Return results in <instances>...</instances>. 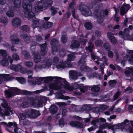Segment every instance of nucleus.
Wrapping results in <instances>:
<instances>
[{
	"mask_svg": "<svg viewBox=\"0 0 133 133\" xmlns=\"http://www.w3.org/2000/svg\"><path fill=\"white\" fill-rule=\"evenodd\" d=\"M23 8V11L24 13L25 16L33 22L32 27L33 29L37 28L39 24L40 19L36 18L34 13L32 11V4H27L26 2L23 1L22 4Z\"/></svg>",
	"mask_w": 133,
	"mask_h": 133,
	"instance_id": "f257e3e1",
	"label": "nucleus"
},
{
	"mask_svg": "<svg viewBox=\"0 0 133 133\" xmlns=\"http://www.w3.org/2000/svg\"><path fill=\"white\" fill-rule=\"evenodd\" d=\"M61 82L57 83L56 82V79L55 83L49 84L48 87L50 89L54 90H60L61 89V86H64L65 88H68L69 85V82L65 80V78H62L61 79H58Z\"/></svg>",
	"mask_w": 133,
	"mask_h": 133,
	"instance_id": "f03ea898",
	"label": "nucleus"
},
{
	"mask_svg": "<svg viewBox=\"0 0 133 133\" xmlns=\"http://www.w3.org/2000/svg\"><path fill=\"white\" fill-rule=\"evenodd\" d=\"M93 7V5L91 4L88 6L80 5L79 6V8L84 15L87 16L89 15V12Z\"/></svg>",
	"mask_w": 133,
	"mask_h": 133,
	"instance_id": "7ed1b4c3",
	"label": "nucleus"
},
{
	"mask_svg": "<svg viewBox=\"0 0 133 133\" xmlns=\"http://www.w3.org/2000/svg\"><path fill=\"white\" fill-rule=\"evenodd\" d=\"M26 115L30 118H35L41 115L39 111L36 110L30 109L26 112Z\"/></svg>",
	"mask_w": 133,
	"mask_h": 133,
	"instance_id": "20e7f679",
	"label": "nucleus"
},
{
	"mask_svg": "<svg viewBox=\"0 0 133 133\" xmlns=\"http://www.w3.org/2000/svg\"><path fill=\"white\" fill-rule=\"evenodd\" d=\"M94 15L96 18L97 19V21L99 24L102 23L103 21V17L104 16L102 15V12H101L100 13L98 9H95L93 12Z\"/></svg>",
	"mask_w": 133,
	"mask_h": 133,
	"instance_id": "39448f33",
	"label": "nucleus"
},
{
	"mask_svg": "<svg viewBox=\"0 0 133 133\" xmlns=\"http://www.w3.org/2000/svg\"><path fill=\"white\" fill-rule=\"evenodd\" d=\"M54 79H56V82L57 83H59L61 82L58 81V79H61L62 78L59 77H51L49 76L44 77V83H47L49 82L52 81Z\"/></svg>",
	"mask_w": 133,
	"mask_h": 133,
	"instance_id": "423d86ee",
	"label": "nucleus"
},
{
	"mask_svg": "<svg viewBox=\"0 0 133 133\" xmlns=\"http://www.w3.org/2000/svg\"><path fill=\"white\" fill-rule=\"evenodd\" d=\"M18 36L17 34H14L11 35L10 36V39L12 44H18L21 43V40L17 38Z\"/></svg>",
	"mask_w": 133,
	"mask_h": 133,
	"instance_id": "0eeeda50",
	"label": "nucleus"
},
{
	"mask_svg": "<svg viewBox=\"0 0 133 133\" xmlns=\"http://www.w3.org/2000/svg\"><path fill=\"white\" fill-rule=\"evenodd\" d=\"M74 86L75 89H79L80 91L83 93L85 92V90H87V88L84 86L83 84H78L75 83Z\"/></svg>",
	"mask_w": 133,
	"mask_h": 133,
	"instance_id": "6e6552de",
	"label": "nucleus"
},
{
	"mask_svg": "<svg viewBox=\"0 0 133 133\" xmlns=\"http://www.w3.org/2000/svg\"><path fill=\"white\" fill-rule=\"evenodd\" d=\"M80 45L79 42L77 40H73L71 42L70 48L73 50L77 49L79 48Z\"/></svg>",
	"mask_w": 133,
	"mask_h": 133,
	"instance_id": "1a4fd4ad",
	"label": "nucleus"
},
{
	"mask_svg": "<svg viewBox=\"0 0 133 133\" xmlns=\"http://www.w3.org/2000/svg\"><path fill=\"white\" fill-rule=\"evenodd\" d=\"M72 66V65L67 61L61 63L60 64L57 65L56 67L58 68H64L65 67H71Z\"/></svg>",
	"mask_w": 133,
	"mask_h": 133,
	"instance_id": "9d476101",
	"label": "nucleus"
},
{
	"mask_svg": "<svg viewBox=\"0 0 133 133\" xmlns=\"http://www.w3.org/2000/svg\"><path fill=\"white\" fill-rule=\"evenodd\" d=\"M21 21L19 18L16 17L12 21V24L14 27H17L21 25Z\"/></svg>",
	"mask_w": 133,
	"mask_h": 133,
	"instance_id": "9b49d317",
	"label": "nucleus"
},
{
	"mask_svg": "<svg viewBox=\"0 0 133 133\" xmlns=\"http://www.w3.org/2000/svg\"><path fill=\"white\" fill-rule=\"evenodd\" d=\"M70 125L72 126L79 129L82 128L83 126L82 123L76 121H71L70 123Z\"/></svg>",
	"mask_w": 133,
	"mask_h": 133,
	"instance_id": "f8f14e48",
	"label": "nucleus"
},
{
	"mask_svg": "<svg viewBox=\"0 0 133 133\" xmlns=\"http://www.w3.org/2000/svg\"><path fill=\"white\" fill-rule=\"evenodd\" d=\"M46 101L47 99L45 97H41L38 101L37 107H42L43 104L46 102Z\"/></svg>",
	"mask_w": 133,
	"mask_h": 133,
	"instance_id": "ddd939ff",
	"label": "nucleus"
},
{
	"mask_svg": "<svg viewBox=\"0 0 133 133\" xmlns=\"http://www.w3.org/2000/svg\"><path fill=\"white\" fill-rule=\"evenodd\" d=\"M47 45V44L46 42L44 44H39V46L41 48V52L43 56L45 55L47 53L46 49Z\"/></svg>",
	"mask_w": 133,
	"mask_h": 133,
	"instance_id": "4468645a",
	"label": "nucleus"
},
{
	"mask_svg": "<svg viewBox=\"0 0 133 133\" xmlns=\"http://www.w3.org/2000/svg\"><path fill=\"white\" fill-rule=\"evenodd\" d=\"M107 36L112 43L114 44L116 43V41L115 37L113 35L112 32H108L107 33Z\"/></svg>",
	"mask_w": 133,
	"mask_h": 133,
	"instance_id": "2eb2a0df",
	"label": "nucleus"
},
{
	"mask_svg": "<svg viewBox=\"0 0 133 133\" xmlns=\"http://www.w3.org/2000/svg\"><path fill=\"white\" fill-rule=\"evenodd\" d=\"M89 89H90L92 91L97 92H99L100 91L101 88L98 85H94L93 86H89Z\"/></svg>",
	"mask_w": 133,
	"mask_h": 133,
	"instance_id": "dca6fc26",
	"label": "nucleus"
},
{
	"mask_svg": "<svg viewBox=\"0 0 133 133\" xmlns=\"http://www.w3.org/2000/svg\"><path fill=\"white\" fill-rule=\"evenodd\" d=\"M63 91H61L58 92L57 94V96L58 98L60 99L68 100L70 99V97L67 96H64L63 94Z\"/></svg>",
	"mask_w": 133,
	"mask_h": 133,
	"instance_id": "f3484780",
	"label": "nucleus"
},
{
	"mask_svg": "<svg viewBox=\"0 0 133 133\" xmlns=\"http://www.w3.org/2000/svg\"><path fill=\"white\" fill-rule=\"evenodd\" d=\"M10 68L12 70H14L15 72H17L20 68H21V66L19 64L16 65L11 64L10 65Z\"/></svg>",
	"mask_w": 133,
	"mask_h": 133,
	"instance_id": "a211bd4d",
	"label": "nucleus"
},
{
	"mask_svg": "<svg viewBox=\"0 0 133 133\" xmlns=\"http://www.w3.org/2000/svg\"><path fill=\"white\" fill-rule=\"evenodd\" d=\"M75 53H76V52H72L71 54H69L68 55V58L66 59L67 61L68 62H71L74 60L76 57L74 54Z\"/></svg>",
	"mask_w": 133,
	"mask_h": 133,
	"instance_id": "6ab92c4d",
	"label": "nucleus"
},
{
	"mask_svg": "<svg viewBox=\"0 0 133 133\" xmlns=\"http://www.w3.org/2000/svg\"><path fill=\"white\" fill-rule=\"evenodd\" d=\"M0 63L3 66H8L9 64L8 59L5 57H3L2 58Z\"/></svg>",
	"mask_w": 133,
	"mask_h": 133,
	"instance_id": "aec40b11",
	"label": "nucleus"
},
{
	"mask_svg": "<svg viewBox=\"0 0 133 133\" xmlns=\"http://www.w3.org/2000/svg\"><path fill=\"white\" fill-rule=\"evenodd\" d=\"M44 7H50L52 5V2L51 0H43Z\"/></svg>",
	"mask_w": 133,
	"mask_h": 133,
	"instance_id": "412c9836",
	"label": "nucleus"
},
{
	"mask_svg": "<svg viewBox=\"0 0 133 133\" xmlns=\"http://www.w3.org/2000/svg\"><path fill=\"white\" fill-rule=\"evenodd\" d=\"M11 90L14 92L15 96L16 95L21 94V90L16 87H11Z\"/></svg>",
	"mask_w": 133,
	"mask_h": 133,
	"instance_id": "4be33fe9",
	"label": "nucleus"
},
{
	"mask_svg": "<svg viewBox=\"0 0 133 133\" xmlns=\"http://www.w3.org/2000/svg\"><path fill=\"white\" fill-rule=\"evenodd\" d=\"M5 94L8 98H10L12 96H15V95H14V92L11 90L10 91L5 90Z\"/></svg>",
	"mask_w": 133,
	"mask_h": 133,
	"instance_id": "5701e85b",
	"label": "nucleus"
},
{
	"mask_svg": "<svg viewBox=\"0 0 133 133\" xmlns=\"http://www.w3.org/2000/svg\"><path fill=\"white\" fill-rule=\"evenodd\" d=\"M50 9L51 11V15L52 16H54L57 13L58 11L59 10V9L58 8L52 6L50 8Z\"/></svg>",
	"mask_w": 133,
	"mask_h": 133,
	"instance_id": "b1692460",
	"label": "nucleus"
},
{
	"mask_svg": "<svg viewBox=\"0 0 133 133\" xmlns=\"http://www.w3.org/2000/svg\"><path fill=\"white\" fill-rule=\"evenodd\" d=\"M12 2L15 7L19 8L20 7L21 4V0H12Z\"/></svg>",
	"mask_w": 133,
	"mask_h": 133,
	"instance_id": "393cba45",
	"label": "nucleus"
},
{
	"mask_svg": "<svg viewBox=\"0 0 133 133\" xmlns=\"http://www.w3.org/2000/svg\"><path fill=\"white\" fill-rule=\"evenodd\" d=\"M37 8L38 9H42L43 7H44V4L43 3V0H41L38 2L37 3Z\"/></svg>",
	"mask_w": 133,
	"mask_h": 133,
	"instance_id": "a878e982",
	"label": "nucleus"
},
{
	"mask_svg": "<svg viewBox=\"0 0 133 133\" xmlns=\"http://www.w3.org/2000/svg\"><path fill=\"white\" fill-rule=\"evenodd\" d=\"M57 108L55 105H53L51 107L50 109V112L52 114H55L57 112Z\"/></svg>",
	"mask_w": 133,
	"mask_h": 133,
	"instance_id": "bb28decb",
	"label": "nucleus"
},
{
	"mask_svg": "<svg viewBox=\"0 0 133 133\" xmlns=\"http://www.w3.org/2000/svg\"><path fill=\"white\" fill-rule=\"evenodd\" d=\"M94 48V45L92 42H89L88 44V46L85 48V49L87 50H89L90 52H92V49Z\"/></svg>",
	"mask_w": 133,
	"mask_h": 133,
	"instance_id": "cd10ccee",
	"label": "nucleus"
},
{
	"mask_svg": "<svg viewBox=\"0 0 133 133\" xmlns=\"http://www.w3.org/2000/svg\"><path fill=\"white\" fill-rule=\"evenodd\" d=\"M84 26L85 28L87 30H91L92 27V23L89 22H87L84 24Z\"/></svg>",
	"mask_w": 133,
	"mask_h": 133,
	"instance_id": "c85d7f7f",
	"label": "nucleus"
},
{
	"mask_svg": "<svg viewBox=\"0 0 133 133\" xmlns=\"http://www.w3.org/2000/svg\"><path fill=\"white\" fill-rule=\"evenodd\" d=\"M53 24V23L52 22H47L44 23L43 24V26L46 29L49 28L52 26Z\"/></svg>",
	"mask_w": 133,
	"mask_h": 133,
	"instance_id": "c756f323",
	"label": "nucleus"
},
{
	"mask_svg": "<svg viewBox=\"0 0 133 133\" xmlns=\"http://www.w3.org/2000/svg\"><path fill=\"white\" fill-rule=\"evenodd\" d=\"M2 124H4L7 127H10L12 126H13L14 127H17V124L15 122L12 123L9 122L8 123V124H7L6 123L4 122H2Z\"/></svg>",
	"mask_w": 133,
	"mask_h": 133,
	"instance_id": "7c9ffc66",
	"label": "nucleus"
},
{
	"mask_svg": "<svg viewBox=\"0 0 133 133\" xmlns=\"http://www.w3.org/2000/svg\"><path fill=\"white\" fill-rule=\"evenodd\" d=\"M69 73L73 79H77V72L75 71L72 70L69 71Z\"/></svg>",
	"mask_w": 133,
	"mask_h": 133,
	"instance_id": "2f4dec72",
	"label": "nucleus"
},
{
	"mask_svg": "<svg viewBox=\"0 0 133 133\" xmlns=\"http://www.w3.org/2000/svg\"><path fill=\"white\" fill-rule=\"evenodd\" d=\"M34 55V62L36 63L39 62L40 61L41 59L40 56L38 54H35V55Z\"/></svg>",
	"mask_w": 133,
	"mask_h": 133,
	"instance_id": "473e14b6",
	"label": "nucleus"
},
{
	"mask_svg": "<svg viewBox=\"0 0 133 133\" xmlns=\"http://www.w3.org/2000/svg\"><path fill=\"white\" fill-rule=\"evenodd\" d=\"M30 103L32 106H37V103H36V102L35 99L32 97H31L29 98Z\"/></svg>",
	"mask_w": 133,
	"mask_h": 133,
	"instance_id": "72a5a7b5",
	"label": "nucleus"
},
{
	"mask_svg": "<svg viewBox=\"0 0 133 133\" xmlns=\"http://www.w3.org/2000/svg\"><path fill=\"white\" fill-rule=\"evenodd\" d=\"M33 93L32 92L28 91L26 90H21V94L26 96H31Z\"/></svg>",
	"mask_w": 133,
	"mask_h": 133,
	"instance_id": "f704fd0d",
	"label": "nucleus"
},
{
	"mask_svg": "<svg viewBox=\"0 0 133 133\" xmlns=\"http://www.w3.org/2000/svg\"><path fill=\"white\" fill-rule=\"evenodd\" d=\"M104 48L107 51L111 49V46L107 42L104 43L103 45Z\"/></svg>",
	"mask_w": 133,
	"mask_h": 133,
	"instance_id": "c9c22d12",
	"label": "nucleus"
},
{
	"mask_svg": "<svg viewBox=\"0 0 133 133\" xmlns=\"http://www.w3.org/2000/svg\"><path fill=\"white\" fill-rule=\"evenodd\" d=\"M23 38L26 43H29L30 42V38L27 34H25L23 35Z\"/></svg>",
	"mask_w": 133,
	"mask_h": 133,
	"instance_id": "e433bc0d",
	"label": "nucleus"
},
{
	"mask_svg": "<svg viewBox=\"0 0 133 133\" xmlns=\"http://www.w3.org/2000/svg\"><path fill=\"white\" fill-rule=\"evenodd\" d=\"M85 59L83 58H81L78 62V64L79 65L82 66H84L85 65Z\"/></svg>",
	"mask_w": 133,
	"mask_h": 133,
	"instance_id": "4c0bfd02",
	"label": "nucleus"
},
{
	"mask_svg": "<svg viewBox=\"0 0 133 133\" xmlns=\"http://www.w3.org/2000/svg\"><path fill=\"white\" fill-rule=\"evenodd\" d=\"M22 30L27 32H29L30 31V28L27 25H24L22 26Z\"/></svg>",
	"mask_w": 133,
	"mask_h": 133,
	"instance_id": "58836bf2",
	"label": "nucleus"
},
{
	"mask_svg": "<svg viewBox=\"0 0 133 133\" xmlns=\"http://www.w3.org/2000/svg\"><path fill=\"white\" fill-rule=\"evenodd\" d=\"M51 46L52 53V54H54V53H56L57 51H58V47L57 45Z\"/></svg>",
	"mask_w": 133,
	"mask_h": 133,
	"instance_id": "ea45409f",
	"label": "nucleus"
},
{
	"mask_svg": "<svg viewBox=\"0 0 133 133\" xmlns=\"http://www.w3.org/2000/svg\"><path fill=\"white\" fill-rule=\"evenodd\" d=\"M59 54L61 57H63L66 55V51L63 48L59 51Z\"/></svg>",
	"mask_w": 133,
	"mask_h": 133,
	"instance_id": "a19ab883",
	"label": "nucleus"
},
{
	"mask_svg": "<svg viewBox=\"0 0 133 133\" xmlns=\"http://www.w3.org/2000/svg\"><path fill=\"white\" fill-rule=\"evenodd\" d=\"M5 109L4 113L5 115L6 116H9L10 114V112H12V111L10 108V107L6 109Z\"/></svg>",
	"mask_w": 133,
	"mask_h": 133,
	"instance_id": "79ce46f5",
	"label": "nucleus"
},
{
	"mask_svg": "<svg viewBox=\"0 0 133 133\" xmlns=\"http://www.w3.org/2000/svg\"><path fill=\"white\" fill-rule=\"evenodd\" d=\"M67 38L66 35H62L61 37V41L63 44H65L67 42Z\"/></svg>",
	"mask_w": 133,
	"mask_h": 133,
	"instance_id": "37998d69",
	"label": "nucleus"
},
{
	"mask_svg": "<svg viewBox=\"0 0 133 133\" xmlns=\"http://www.w3.org/2000/svg\"><path fill=\"white\" fill-rule=\"evenodd\" d=\"M6 15L9 17H12L14 15V14L12 11L9 10L6 12Z\"/></svg>",
	"mask_w": 133,
	"mask_h": 133,
	"instance_id": "c03bdc74",
	"label": "nucleus"
},
{
	"mask_svg": "<svg viewBox=\"0 0 133 133\" xmlns=\"http://www.w3.org/2000/svg\"><path fill=\"white\" fill-rule=\"evenodd\" d=\"M24 64L28 68H30L33 65V63L32 62L26 61L25 62Z\"/></svg>",
	"mask_w": 133,
	"mask_h": 133,
	"instance_id": "a18cd8bd",
	"label": "nucleus"
},
{
	"mask_svg": "<svg viewBox=\"0 0 133 133\" xmlns=\"http://www.w3.org/2000/svg\"><path fill=\"white\" fill-rule=\"evenodd\" d=\"M1 105L2 107L4 109L10 107V106L6 101H5L2 103Z\"/></svg>",
	"mask_w": 133,
	"mask_h": 133,
	"instance_id": "49530a36",
	"label": "nucleus"
},
{
	"mask_svg": "<svg viewBox=\"0 0 133 133\" xmlns=\"http://www.w3.org/2000/svg\"><path fill=\"white\" fill-rule=\"evenodd\" d=\"M16 79L22 84L23 83L25 82V78L22 77H17L16 78Z\"/></svg>",
	"mask_w": 133,
	"mask_h": 133,
	"instance_id": "de8ad7c7",
	"label": "nucleus"
},
{
	"mask_svg": "<svg viewBox=\"0 0 133 133\" xmlns=\"http://www.w3.org/2000/svg\"><path fill=\"white\" fill-rule=\"evenodd\" d=\"M89 68L87 66H82L80 67V69L83 71H88L89 70Z\"/></svg>",
	"mask_w": 133,
	"mask_h": 133,
	"instance_id": "09e8293b",
	"label": "nucleus"
},
{
	"mask_svg": "<svg viewBox=\"0 0 133 133\" xmlns=\"http://www.w3.org/2000/svg\"><path fill=\"white\" fill-rule=\"evenodd\" d=\"M22 53L26 58H30L29 54L27 51L25 50H23L22 51Z\"/></svg>",
	"mask_w": 133,
	"mask_h": 133,
	"instance_id": "8fccbe9b",
	"label": "nucleus"
},
{
	"mask_svg": "<svg viewBox=\"0 0 133 133\" xmlns=\"http://www.w3.org/2000/svg\"><path fill=\"white\" fill-rule=\"evenodd\" d=\"M1 22L3 23L4 24L6 25L8 22V19L6 17L3 16L1 19Z\"/></svg>",
	"mask_w": 133,
	"mask_h": 133,
	"instance_id": "3c124183",
	"label": "nucleus"
},
{
	"mask_svg": "<svg viewBox=\"0 0 133 133\" xmlns=\"http://www.w3.org/2000/svg\"><path fill=\"white\" fill-rule=\"evenodd\" d=\"M58 41L55 38L52 39L50 42L51 46L56 45V44L58 43Z\"/></svg>",
	"mask_w": 133,
	"mask_h": 133,
	"instance_id": "603ef678",
	"label": "nucleus"
},
{
	"mask_svg": "<svg viewBox=\"0 0 133 133\" xmlns=\"http://www.w3.org/2000/svg\"><path fill=\"white\" fill-rule=\"evenodd\" d=\"M31 45L30 49L32 55H35L36 54L35 49L36 45Z\"/></svg>",
	"mask_w": 133,
	"mask_h": 133,
	"instance_id": "864d4df0",
	"label": "nucleus"
},
{
	"mask_svg": "<svg viewBox=\"0 0 133 133\" xmlns=\"http://www.w3.org/2000/svg\"><path fill=\"white\" fill-rule=\"evenodd\" d=\"M109 84L111 87L114 86L117 83V81L115 80H111L109 82Z\"/></svg>",
	"mask_w": 133,
	"mask_h": 133,
	"instance_id": "5fc2aeb1",
	"label": "nucleus"
},
{
	"mask_svg": "<svg viewBox=\"0 0 133 133\" xmlns=\"http://www.w3.org/2000/svg\"><path fill=\"white\" fill-rule=\"evenodd\" d=\"M0 54L2 56L4 57L7 56V53L5 50L0 49Z\"/></svg>",
	"mask_w": 133,
	"mask_h": 133,
	"instance_id": "6e6d98bb",
	"label": "nucleus"
},
{
	"mask_svg": "<svg viewBox=\"0 0 133 133\" xmlns=\"http://www.w3.org/2000/svg\"><path fill=\"white\" fill-rule=\"evenodd\" d=\"M35 37L36 41L37 42L39 43L41 42L42 41L43 39L42 37L41 36L39 35H37Z\"/></svg>",
	"mask_w": 133,
	"mask_h": 133,
	"instance_id": "4d7b16f0",
	"label": "nucleus"
},
{
	"mask_svg": "<svg viewBox=\"0 0 133 133\" xmlns=\"http://www.w3.org/2000/svg\"><path fill=\"white\" fill-rule=\"evenodd\" d=\"M95 42L96 45L97 46H101L103 43L102 41L99 40H96Z\"/></svg>",
	"mask_w": 133,
	"mask_h": 133,
	"instance_id": "13d9d810",
	"label": "nucleus"
},
{
	"mask_svg": "<svg viewBox=\"0 0 133 133\" xmlns=\"http://www.w3.org/2000/svg\"><path fill=\"white\" fill-rule=\"evenodd\" d=\"M20 69L21 72L23 74H26L28 71V70L26 68L22 67V66Z\"/></svg>",
	"mask_w": 133,
	"mask_h": 133,
	"instance_id": "bf43d9fd",
	"label": "nucleus"
},
{
	"mask_svg": "<svg viewBox=\"0 0 133 133\" xmlns=\"http://www.w3.org/2000/svg\"><path fill=\"white\" fill-rule=\"evenodd\" d=\"M12 57L13 59L16 61L18 60L19 59V56L16 53L12 55Z\"/></svg>",
	"mask_w": 133,
	"mask_h": 133,
	"instance_id": "052dcab7",
	"label": "nucleus"
},
{
	"mask_svg": "<svg viewBox=\"0 0 133 133\" xmlns=\"http://www.w3.org/2000/svg\"><path fill=\"white\" fill-rule=\"evenodd\" d=\"M9 75L6 74H0V78H8L9 77Z\"/></svg>",
	"mask_w": 133,
	"mask_h": 133,
	"instance_id": "680f3d73",
	"label": "nucleus"
},
{
	"mask_svg": "<svg viewBox=\"0 0 133 133\" xmlns=\"http://www.w3.org/2000/svg\"><path fill=\"white\" fill-rule=\"evenodd\" d=\"M107 51H108V54L109 57L111 58H112L114 56L113 52L110 50Z\"/></svg>",
	"mask_w": 133,
	"mask_h": 133,
	"instance_id": "e2e57ef3",
	"label": "nucleus"
},
{
	"mask_svg": "<svg viewBox=\"0 0 133 133\" xmlns=\"http://www.w3.org/2000/svg\"><path fill=\"white\" fill-rule=\"evenodd\" d=\"M133 90L132 88L130 87H128L124 90V92H127L128 93H130L132 92Z\"/></svg>",
	"mask_w": 133,
	"mask_h": 133,
	"instance_id": "0e129e2a",
	"label": "nucleus"
},
{
	"mask_svg": "<svg viewBox=\"0 0 133 133\" xmlns=\"http://www.w3.org/2000/svg\"><path fill=\"white\" fill-rule=\"evenodd\" d=\"M59 124L61 127H63L64 125V120L62 119L59 120Z\"/></svg>",
	"mask_w": 133,
	"mask_h": 133,
	"instance_id": "69168bd1",
	"label": "nucleus"
},
{
	"mask_svg": "<svg viewBox=\"0 0 133 133\" xmlns=\"http://www.w3.org/2000/svg\"><path fill=\"white\" fill-rule=\"evenodd\" d=\"M59 61V58L57 56H55L53 58V61L54 63L57 64Z\"/></svg>",
	"mask_w": 133,
	"mask_h": 133,
	"instance_id": "338daca9",
	"label": "nucleus"
},
{
	"mask_svg": "<svg viewBox=\"0 0 133 133\" xmlns=\"http://www.w3.org/2000/svg\"><path fill=\"white\" fill-rule=\"evenodd\" d=\"M20 116L22 120L24 121L26 119V116L24 114L21 113L20 114Z\"/></svg>",
	"mask_w": 133,
	"mask_h": 133,
	"instance_id": "774afa93",
	"label": "nucleus"
}]
</instances>
